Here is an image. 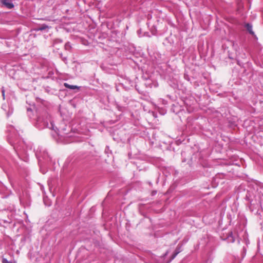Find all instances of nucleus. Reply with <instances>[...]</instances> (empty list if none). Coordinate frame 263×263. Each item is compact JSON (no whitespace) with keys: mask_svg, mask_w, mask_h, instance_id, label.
<instances>
[{"mask_svg":"<svg viewBox=\"0 0 263 263\" xmlns=\"http://www.w3.org/2000/svg\"><path fill=\"white\" fill-rule=\"evenodd\" d=\"M1 3L9 9L14 7L13 4L11 3V0H1Z\"/></svg>","mask_w":263,"mask_h":263,"instance_id":"f257e3e1","label":"nucleus"},{"mask_svg":"<svg viewBox=\"0 0 263 263\" xmlns=\"http://www.w3.org/2000/svg\"><path fill=\"white\" fill-rule=\"evenodd\" d=\"M64 86L67 88H69L70 89H79V87L76 85H70L67 83H64Z\"/></svg>","mask_w":263,"mask_h":263,"instance_id":"f03ea898","label":"nucleus"},{"mask_svg":"<svg viewBox=\"0 0 263 263\" xmlns=\"http://www.w3.org/2000/svg\"><path fill=\"white\" fill-rule=\"evenodd\" d=\"M246 27L251 34L254 35V32L252 30V26L250 24H247Z\"/></svg>","mask_w":263,"mask_h":263,"instance_id":"7ed1b4c3","label":"nucleus"},{"mask_svg":"<svg viewBox=\"0 0 263 263\" xmlns=\"http://www.w3.org/2000/svg\"><path fill=\"white\" fill-rule=\"evenodd\" d=\"M48 26L46 25H43L39 29V30H45L46 29V28H48Z\"/></svg>","mask_w":263,"mask_h":263,"instance_id":"20e7f679","label":"nucleus"},{"mask_svg":"<svg viewBox=\"0 0 263 263\" xmlns=\"http://www.w3.org/2000/svg\"><path fill=\"white\" fill-rule=\"evenodd\" d=\"M2 263H12V262L8 261L6 258H3L2 260Z\"/></svg>","mask_w":263,"mask_h":263,"instance_id":"39448f33","label":"nucleus"},{"mask_svg":"<svg viewBox=\"0 0 263 263\" xmlns=\"http://www.w3.org/2000/svg\"><path fill=\"white\" fill-rule=\"evenodd\" d=\"M2 96H3V99H5V89H4V88L3 87L2 88Z\"/></svg>","mask_w":263,"mask_h":263,"instance_id":"423d86ee","label":"nucleus"},{"mask_svg":"<svg viewBox=\"0 0 263 263\" xmlns=\"http://www.w3.org/2000/svg\"><path fill=\"white\" fill-rule=\"evenodd\" d=\"M177 253H175V254H174L173 255L172 259L176 257V256L177 255Z\"/></svg>","mask_w":263,"mask_h":263,"instance_id":"0eeeda50","label":"nucleus"}]
</instances>
